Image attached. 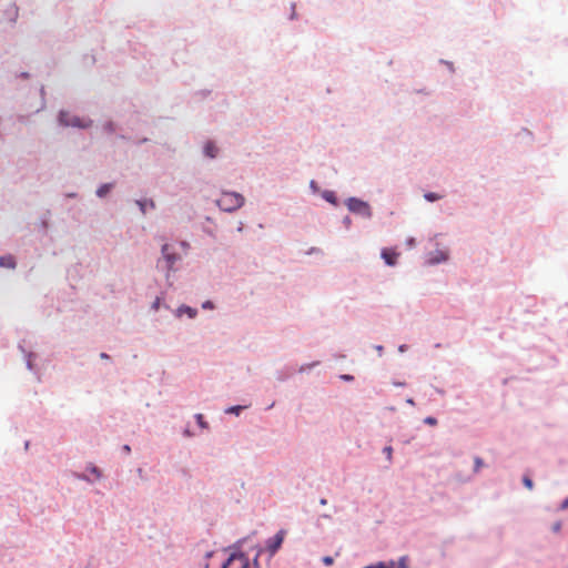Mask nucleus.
Returning <instances> with one entry per match:
<instances>
[{
    "mask_svg": "<svg viewBox=\"0 0 568 568\" xmlns=\"http://www.w3.org/2000/svg\"><path fill=\"white\" fill-rule=\"evenodd\" d=\"M196 420H197V423H199V425H200L201 427H203V428H205V427H206V424H205V422H204V417H203V415H202V414H197V415H196Z\"/></svg>",
    "mask_w": 568,
    "mask_h": 568,
    "instance_id": "obj_13",
    "label": "nucleus"
},
{
    "mask_svg": "<svg viewBox=\"0 0 568 568\" xmlns=\"http://www.w3.org/2000/svg\"><path fill=\"white\" fill-rule=\"evenodd\" d=\"M398 256H399V253H397L394 250L384 248L382 251V257L385 261V263L389 266H394L396 264Z\"/></svg>",
    "mask_w": 568,
    "mask_h": 568,
    "instance_id": "obj_6",
    "label": "nucleus"
},
{
    "mask_svg": "<svg viewBox=\"0 0 568 568\" xmlns=\"http://www.w3.org/2000/svg\"><path fill=\"white\" fill-rule=\"evenodd\" d=\"M245 199L237 192H222L216 200L217 206L225 212H233L243 206Z\"/></svg>",
    "mask_w": 568,
    "mask_h": 568,
    "instance_id": "obj_1",
    "label": "nucleus"
},
{
    "mask_svg": "<svg viewBox=\"0 0 568 568\" xmlns=\"http://www.w3.org/2000/svg\"><path fill=\"white\" fill-rule=\"evenodd\" d=\"M123 449H124L126 453H130V450H131V448H130V446H129V445H125V446L123 447Z\"/></svg>",
    "mask_w": 568,
    "mask_h": 568,
    "instance_id": "obj_30",
    "label": "nucleus"
},
{
    "mask_svg": "<svg viewBox=\"0 0 568 568\" xmlns=\"http://www.w3.org/2000/svg\"><path fill=\"white\" fill-rule=\"evenodd\" d=\"M364 568H383L382 566H367V567H364Z\"/></svg>",
    "mask_w": 568,
    "mask_h": 568,
    "instance_id": "obj_31",
    "label": "nucleus"
},
{
    "mask_svg": "<svg viewBox=\"0 0 568 568\" xmlns=\"http://www.w3.org/2000/svg\"><path fill=\"white\" fill-rule=\"evenodd\" d=\"M424 422L432 426H435L437 424V419L435 417H426Z\"/></svg>",
    "mask_w": 568,
    "mask_h": 568,
    "instance_id": "obj_15",
    "label": "nucleus"
},
{
    "mask_svg": "<svg viewBox=\"0 0 568 568\" xmlns=\"http://www.w3.org/2000/svg\"><path fill=\"white\" fill-rule=\"evenodd\" d=\"M523 483H524V485H525L529 490H531V489H532L534 484H532V480L530 479V477L525 476V477L523 478Z\"/></svg>",
    "mask_w": 568,
    "mask_h": 568,
    "instance_id": "obj_11",
    "label": "nucleus"
},
{
    "mask_svg": "<svg viewBox=\"0 0 568 568\" xmlns=\"http://www.w3.org/2000/svg\"><path fill=\"white\" fill-rule=\"evenodd\" d=\"M322 560H323L325 566H332L333 562H334V559L332 557H329V556L324 557Z\"/></svg>",
    "mask_w": 568,
    "mask_h": 568,
    "instance_id": "obj_16",
    "label": "nucleus"
},
{
    "mask_svg": "<svg viewBox=\"0 0 568 568\" xmlns=\"http://www.w3.org/2000/svg\"><path fill=\"white\" fill-rule=\"evenodd\" d=\"M560 529H561V523L560 521L555 523L552 526V530L555 532H558V531H560Z\"/></svg>",
    "mask_w": 568,
    "mask_h": 568,
    "instance_id": "obj_21",
    "label": "nucleus"
},
{
    "mask_svg": "<svg viewBox=\"0 0 568 568\" xmlns=\"http://www.w3.org/2000/svg\"><path fill=\"white\" fill-rule=\"evenodd\" d=\"M425 197L428 200V201H436L439 199V196L435 193H427L425 194Z\"/></svg>",
    "mask_w": 568,
    "mask_h": 568,
    "instance_id": "obj_14",
    "label": "nucleus"
},
{
    "mask_svg": "<svg viewBox=\"0 0 568 568\" xmlns=\"http://www.w3.org/2000/svg\"><path fill=\"white\" fill-rule=\"evenodd\" d=\"M111 189V184H103L100 186L97 191L98 196L102 197L104 196Z\"/></svg>",
    "mask_w": 568,
    "mask_h": 568,
    "instance_id": "obj_10",
    "label": "nucleus"
},
{
    "mask_svg": "<svg viewBox=\"0 0 568 568\" xmlns=\"http://www.w3.org/2000/svg\"><path fill=\"white\" fill-rule=\"evenodd\" d=\"M171 248L172 247L169 244H164L162 246V255L166 262V267L169 271H171L174 264L181 258L180 255L175 254L174 252H171Z\"/></svg>",
    "mask_w": 568,
    "mask_h": 568,
    "instance_id": "obj_5",
    "label": "nucleus"
},
{
    "mask_svg": "<svg viewBox=\"0 0 568 568\" xmlns=\"http://www.w3.org/2000/svg\"><path fill=\"white\" fill-rule=\"evenodd\" d=\"M407 403L414 405V400L412 398L407 399Z\"/></svg>",
    "mask_w": 568,
    "mask_h": 568,
    "instance_id": "obj_32",
    "label": "nucleus"
},
{
    "mask_svg": "<svg viewBox=\"0 0 568 568\" xmlns=\"http://www.w3.org/2000/svg\"><path fill=\"white\" fill-rule=\"evenodd\" d=\"M196 310L195 308H192L190 306H181L178 308V316H182L183 314H186L190 318H193L195 317L196 315Z\"/></svg>",
    "mask_w": 568,
    "mask_h": 568,
    "instance_id": "obj_7",
    "label": "nucleus"
},
{
    "mask_svg": "<svg viewBox=\"0 0 568 568\" xmlns=\"http://www.w3.org/2000/svg\"><path fill=\"white\" fill-rule=\"evenodd\" d=\"M324 197H325L328 202H331V203H333V204H336V200H335L334 193H332V192H327V193H325Z\"/></svg>",
    "mask_w": 568,
    "mask_h": 568,
    "instance_id": "obj_12",
    "label": "nucleus"
},
{
    "mask_svg": "<svg viewBox=\"0 0 568 568\" xmlns=\"http://www.w3.org/2000/svg\"><path fill=\"white\" fill-rule=\"evenodd\" d=\"M408 244H409V245H413V244H414V240H413V239H410V240L408 241Z\"/></svg>",
    "mask_w": 568,
    "mask_h": 568,
    "instance_id": "obj_33",
    "label": "nucleus"
},
{
    "mask_svg": "<svg viewBox=\"0 0 568 568\" xmlns=\"http://www.w3.org/2000/svg\"><path fill=\"white\" fill-rule=\"evenodd\" d=\"M60 123L65 126H77V128H89L91 125V120L88 119H81L75 115H71L67 111H61L59 114Z\"/></svg>",
    "mask_w": 568,
    "mask_h": 568,
    "instance_id": "obj_2",
    "label": "nucleus"
},
{
    "mask_svg": "<svg viewBox=\"0 0 568 568\" xmlns=\"http://www.w3.org/2000/svg\"><path fill=\"white\" fill-rule=\"evenodd\" d=\"M0 266L13 268L16 266V262L13 256L7 255L0 257Z\"/></svg>",
    "mask_w": 568,
    "mask_h": 568,
    "instance_id": "obj_9",
    "label": "nucleus"
},
{
    "mask_svg": "<svg viewBox=\"0 0 568 568\" xmlns=\"http://www.w3.org/2000/svg\"><path fill=\"white\" fill-rule=\"evenodd\" d=\"M204 153L209 158H215L217 154V148L213 142H207L204 146Z\"/></svg>",
    "mask_w": 568,
    "mask_h": 568,
    "instance_id": "obj_8",
    "label": "nucleus"
},
{
    "mask_svg": "<svg viewBox=\"0 0 568 568\" xmlns=\"http://www.w3.org/2000/svg\"><path fill=\"white\" fill-rule=\"evenodd\" d=\"M346 206L353 213L361 214V215H363L365 217H371L372 216V211H371V207H369L368 203H366V202H364V201H362L359 199L349 197L346 201Z\"/></svg>",
    "mask_w": 568,
    "mask_h": 568,
    "instance_id": "obj_3",
    "label": "nucleus"
},
{
    "mask_svg": "<svg viewBox=\"0 0 568 568\" xmlns=\"http://www.w3.org/2000/svg\"><path fill=\"white\" fill-rule=\"evenodd\" d=\"M159 304H160V301H159V298H158V300L153 303V306H152V307H153L154 310H158V308H159Z\"/></svg>",
    "mask_w": 568,
    "mask_h": 568,
    "instance_id": "obj_26",
    "label": "nucleus"
},
{
    "mask_svg": "<svg viewBox=\"0 0 568 568\" xmlns=\"http://www.w3.org/2000/svg\"><path fill=\"white\" fill-rule=\"evenodd\" d=\"M202 307L203 308H207V310H212V308H214V305H213V303L211 301H206V302H204L202 304Z\"/></svg>",
    "mask_w": 568,
    "mask_h": 568,
    "instance_id": "obj_17",
    "label": "nucleus"
},
{
    "mask_svg": "<svg viewBox=\"0 0 568 568\" xmlns=\"http://www.w3.org/2000/svg\"><path fill=\"white\" fill-rule=\"evenodd\" d=\"M100 357H101V358H103V359H108V358H109V355H108V354H105V353H101V354H100Z\"/></svg>",
    "mask_w": 568,
    "mask_h": 568,
    "instance_id": "obj_28",
    "label": "nucleus"
},
{
    "mask_svg": "<svg viewBox=\"0 0 568 568\" xmlns=\"http://www.w3.org/2000/svg\"><path fill=\"white\" fill-rule=\"evenodd\" d=\"M241 568H246V562H245V564H243V566H242Z\"/></svg>",
    "mask_w": 568,
    "mask_h": 568,
    "instance_id": "obj_34",
    "label": "nucleus"
},
{
    "mask_svg": "<svg viewBox=\"0 0 568 568\" xmlns=\"http://www.w3.org/2000/svg\"><path fill=\"white\" fill-rule=\"evenodd\" d=\"M568 508V497L562 501L560 509H567Z\"/></svg>",
    "mask_w": 568,
    "mask_h": 568,
    "instance_id": "obj_22",
    "label": "nucleus"
},
{
    "mask_svg": "<svg viewBox=\"0 0 568 568\" xmlns=\"http://www.w3.org/2000/svg\"><path fill=\"white\" fill-rule=\"evenodd\" d=\"M384 450L387 454L388 458H390V456H392V447H386Z\"/></svg>",
    "mask_w": 568,
    "mask_h": 568,
    "instance_id": "obj_24",
    "label": "nucleus"
},
{
    "mask_svg": "<svg viewBox=\"0 0 568 568\" xmlns=\"http://www.w3.org/2000/svg\"><path fill=\"white\" fill-rule=\"evenodd\" d=\"M92 473L95 474L98 478L101 476L100 471L95 467H92Z\"/></svg>",
    "mask_w": 568,
    "mask_h": 568,
    "instance_id": "obj_25",
    "label": "nucleus"
},
{
    "mask_svg": "<svg viewBox=\"0 0 568 568\" xmlns=\"http://www.w3.org/2000/svg\"><path fill=\"white\" fill-rule=\"evenodd\" d=\"M286 531L281 529L277 534L267 541V550L271 555H274L282 546L285 538Z\"/></svg>",
    "mask_w": 568,
    "mask_h": 568,
    "instance_id": "obj_4",
    "label": "nucleus"
},
{
    "mask_svg": "<svg viewBox=\"0 0 568 568\" xmlns=\"http://www.w3.org/2000/svg\"><path fill=\"white\" fill-rule=\"evenodd\" d=\"M320 504L324 506V505H326V504H327V500H326L325 498H322V499L320 500Z\"/></svg>",
    "mask_w": 568,
    "mask_h": 568,
    "instance_id": "obj_29",
    "label": "nucleus"
},
{
    "mask_svg": "<svg viewBox=\"0 0 568 568\" xmlns=\"http://www.w3.org/2000/svg\"><path fill=\"white\" fill-rule=\"evenodd\" d=\"M241 409H242L241 406H233V407L229 408L226 412L227 413H239Z\"/></svg>",
    "mask_w": 568,
    "mask_h": 568,
    "instance_id": "obj_19",
    "label": "nucleus"
},
{
    "mask_svg": "<svg viewBox=\"0 0 568 568\" xmlns=\"http://www.w3.org/2000/svg\"><path fill=\"white\" fill-rule=\"evenodd\" d=\"M181 246H182L185 251L189 248V244H187V243H185V242H182V243H181Z\"/></svg>",
    "mask_w": 568,
    "mask_h": 568,
    "instance_id": "obj_27",
    "label": "nucleus"
},
{
    "mask_svg": "<svg viewBox=\"0 0 568 568\" xmlns=\"http://www.w3.org/2000/svg\"><path fill=\"white\" fill-rule=\"evenodd\" d=\"M476 470H478L483 466V460L479 457L475 458Z\"/></svg>",
    "mask_w": 568,
    "mask_h": 568,
    "instance_id": "obj_20",
    "label": "nucleus"
},
{
    "mask_svg": "<svg viewBox=\"0 0 568 568\" xmlns=\"http://www.w3.org/2000/svg\"><path fill=\"white\" fill-rule=\"evenodd\" d=\"M341 378L344 379V381H352L353 376H351V375H342Z\"/></svg>",
    "mask_w": 568,
    "mask_h": 568,
    "instance_id": "obj_23",
    "label": "nucleus"
},
{
    "mask_svg": "<svg viewBox=\"0 0 568 568\" xmlns=\"http://www.w3.org/2000/svg\"><path fill=\"white\" fill-rule=\"evenodd\" d=\"M235 559V556L232 555L224 564L221 568H227L229 565Z\"/></svg>",
    "mask_w": 568,
    "mask_h": 568,
    "instance_id": "obj_18",
    "label": "nucleus"
}]
</instances>
